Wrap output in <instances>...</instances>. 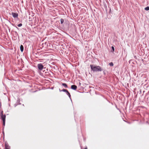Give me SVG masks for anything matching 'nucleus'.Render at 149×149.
I'll list each match as a JSON object with an SVG mask.
<instances>
[{
  "label": "nucleus",
  "mask_w": 149,
  "mask_h": 149,
  "mask_svg": "<svg viewBox=\"0 0 149 149\" xmlns=\"http://www.w3.org/2000/svg\"><path fill=\"white\" fill-rule=\"evenodd\" d=\"M10 147L9 146L8 144L7 143H5V149H10Z\"/></svg>",
  "instance_id": "5"
},
{
  "label": "nucleus",
  "mask_w": 149,
  "mask_h": 149,
  "mask_svg": "<svg viewBox=\"0 0 149 149\" xmlns=\"http://www.w3.org/2000/svg\"><path fill=\"white\" fill-rule=\"evenodd\" d=\"M103 74H104L105 75L106 74V73H105V70H104L103 71Z\"/></svg>",
  "instance_id": "17"
},
{
  "label": "nucleus",
  "mask_w": 149,
  "mask_h": 149,
  "mask_svg": "<svg viewBox=\"0 0 149 149\" xmlns=\"http://www.w3.org/2000/svg\"><path fill=\"white\" fill-rule=\"evenodd\" d=\"M145 10H149V7L147 6L145 8Z\"/></svg>",
  "instance_id": "12"
},
{
  "label": "nucleus",
  "mask_w": 149,
  "mask_h": 149,
  "mask_svg": "<svg viewBox=\"0 0 149 149\" xmlns=\"http://www.w3.org/2000/svg\"><path fill=\"white\" fill-rule=\"evenodd\" d=\"M49 3V2H47V3Z\"/></svg>",
  "instance_id": "25"
},
{
  "label": "nucleus",
  "mask_w": 149,
  "mask_h": 149,
  "mask_svg": "<svg viewBox=\"0 0 149 149\" xmlns=\"http://www.w3.org/2000/svg\"><path fill=\"white\" fill-rule=\"evenodd\" d=\"M77 88V86L75 85H72L71 87V88L74 90H76Z\"/></svg>",
  "instance_id": "6"
},
{
  "label": "nucleus",
  "mask_w": 149,
  "mask_h": 149,
  "mask_svg": "<svg viewBox=\"0 0 149 149\" xmlns=\"http://www.w3.org/2000/svg\"><path fill=\"white\" fill-rule=\"evenodd\" d=\"M90 66L91 71L93 72L101 71L102 70V68L99 65L95 66L94 65L91 64Z\"/></svg>",
  "instance_id": "1"
},
{
  "label": "nucleus",
  "mask_w": 149,
  "mask_h": 149,
  "mask_svg": "<svg viewBox=\"0 0 149 149\" xmlns=\"http://www.w3.org/2000/svg\"><path fill=\"white\" fill-rule=\"evenodd\" d=\"M37 66L38 69L40 70H42L43 68V66L41 63L38 64Z\"/></svg>",
  "instance_id": "3"
},
{
  "label": "nucleus",
  "mask_w": 149,
  "mask_h": 149,
  "mask_svg": "<svg viewBox=\"0 0 149 149\" xmlns=\"http://www.w3.org/2000/svg\"><path fill=\"white\" fill-rule=\"evenodd\" d=\"M79 84H80V85L81 84V83H79Z\"/></svg>",
  "instance_id": "24"
},
{
  "label": "nucleus",
  "mask_w": 149,
  "mask_h": 149,
  "mask_svg": "<svg viewBox=\"0 0 149 149\" xmlns=\"http://www.w3.org/2000/svg\"><path fill=\"white\" fill-rule=\"evenodd\" d=\"M111 49H112V50L113 51V52H114V48L112 46L111 47Z\"/></svg>",
  "instance_id": "15"
},
{
  "label": "nucleus",
  "mask_w": 149,
  "mask_h": 149,
  "mask_svg": "<svg viewBox=\"0 0 149 149\" xmlns=\"http://www.w3.org/2000/svg\"><path fill=\"white\" fill-rule=\"evenodd\" d=\"M22 26V24L21 23H20L17 25V26L19 27H21Z\"/></svg>",
  "instance_id": "14"
},
{
  "label": "nucleus",
  "mask_w": 149,
  "mask_h": 149,
  "mask_svg": "<svg viewBox=\"0 0 149 149\" xmlns=\"http://www.w3.org/2000/svg\"><path fill=\"white\" fill-rule=\"evenodd\" d=\"M66 94L69 97L70 99H71V95H70V93L69 92H68V93H66Z\"/></svg>",
  "instance_id": "10"
},
{
  "label": "nucleus",
  "mask_w": 149,
  "mask_h": 149,
  "mask_svg": "<svg viewBox=\"0 0 149 149\" xmlns=\"http://www.w3.org/2000/svg\"><path fill=\"white\" fill-rule=\"evenodd\" d=\"M84 149H87V148H85Z\"/></svg>",
  "instance_id": "23"
},
{
  "label": "nucleus",
  "mask_w": 149,
  "mask_h": 149,
  "mask_svg": "<svg viewBox=\"0 0 149 149\" xmlns=\"http://www.w3.org/2000/svg\"><path fill=\"white\" fill-rule=\"evenodd\" d=\"M22 3H23V1H22Z\"/></svg>",
  "instance_id": "22"
},
{
  "label": "nucleus",
  "mask_w": 149,
  "mask_h": 149,
  "mask_svg": "<svg viewBox=\"0 0 149 149\" xmlns=\"http://www.w3.org/2000/svg\"><path fill=\"white\" fill-rule=\"evenodd\" d=\"M11 15H12L13 17L15 18L17 17L18 16V14L17 13L12 12Z\"/></svg>",
  "instance_id": "4"
},
{
  "label": "nucleus",
  "mask_w": 149,
  "mask_h": 149,
  "mask_svg": "<svg viewBox=\"0 0 149 149\" xmlns=\"http://www.w3.org/2000/svg\"><path fill=\"white\" fill-rule=\"evenodd\" d=\"M62 85L65 88H68V86L67 84L65 83H63L62 84Z\"/></svg>",
  "instance_id": "8"
},
{
  "label": "nucleus",
  "mask_w": 149,
  "mask_h": 149,
  "mask_svg": "<svg viewBox=\"0 0 149 149\" xmlns=\"http://www.w3.org/2000/svg\"><path fill=\"white\" fill-rule=\"evenodd\" d=\"M3 125L4 126H5V121H3Z\"/></svg>",
  "instance_id": "16"
},
{
  "label": "nucleus",
  "mask_w": 149,
  "mask_h": 149,
  "mask_svg": "<svg viewBox=\"0 0 149 149\" xmlns=\"http://www.w3.org/2000/svg\"><path fill=\"white\" fill-rule=\"evenodd\" d=\"M109 65L111 66H113V63L112 62H111L109 63Z\"/></svg>",
  "instance_id": "13"
},
{
  "label": "nucleus",
  "mask_w": 149,
  "mask_h": 149,
  "mask_svg": "<svg viewBox=\"0 0 149 149\" xmlns=\"http://www.w3.org/2000/svg\"><path fill=\"white\" fill-rule=\"evenodd\" d=\"M49 1L50 2H51V1H49H49Z\"/></svg>",
  "instance_id": "19"
},
{
  "label": "nucleus",
  "mask_w": 149,
  "mask_h": 149,
  "mask_svg": "<svg viewBox=\"0 0 149 149\" xmlns=\"http://www.w3.org/2000/svg\"><path fill=\"white\" fill-rule=\"evenodd\" d=\"M20 50L21 52H22L24 50V47L23 46L21 45L20 46Z\"/></svg>",
  "instance_id": "7"
},
{
  "label": "nucleus",
  "mask_w": 149,
  "mask_h": 149,
  "mask_svg": "<svg viewBox=\"0 0 149 149\" xmlns=\"http://www.w3.org/2000/svg\"><path fill=\"white\" fill-rule=\"evenodd\" d=\"M62 91L63 92H66V93H68V90H67V89H63L62 90Z\"/></svg>",
  "instance_id": "9"
},
{
  "label": "nucleus",
  "mask_w": 149,
  "mask_h": 149,
  "mask_svg": "<svg viewBox=\"0 0 149 149\" xmlns=\"http://www.w3.org/2000/svg\"><path fill=\"white\" fill-rule=\"evenodd\" d=\"M15 33H17V32L15 31Z\"/></svg>",
  "instance_id": "21"
},
{
  "label": "nucleus",
  "mask_w": 149,
  "mask_h": 149,
  "mask_svg": "<svg viewBox=\"0 0 149 149\" xmlns=\"http://www.w3.org/2000/svg\"><path fill=\"white\" fill-rule=\"evenodd\" d=\"M3 111H2L0 113V116L2 121H5L6 116L5 115H3Z\"/></svg>",
  "instance_id": "2"
},
{
  "label": "nucleus",
  "mask_w": 149,
  "mask_h": 149,
  "mask_svg": "<svg viewBox=\"0 0 149 149\" xmlns=\"http://www.w3.org/2000/svg\"><path fill=\"white\" fill-rule=\"evenodd\" d=\"M60 21H61V24H62L63 23L64 21V19H63L61 18L60 19Z\"/></svg>",
  "instance_id": "11"
},
{
  "label": "nucleus",
  "mask_w": 149,
  "mask_h": 149,
  "mask_svg": "<svg viewBox=\"0 0 149 149\" xmlns=\"http://www.w3.org/2000/svg\"><path fill=\"white\" fill-rule=\"evenodd\" d=\"M49 72H51V71L50 70H49Z\"/></svg>",
  "instance_id": "26"
},
{
  "label": "nucleus",
  "mask_w": 149,
  "mask_h": 149,
  "mask_svg": "<svg viewBox=\"0 0 149 149\" xmlns=\"http://www.w3.org/2000/svg\"><path fill=\"white\" fill-rule=\"evenodd\" d=\"M59 91H60V92L62 91V90H61L60 89H59Z\"/></svg>",
  "instance_id": "18"
},
{
  "label": "nucleus",
  "mask_w": 149,
  "mask_h": 149,
  "mask_svg": "<svg viewBox=\"0 0 149 149\" xmlns=\"http://www.w3.org/2000/svg\"><path fill=\"white\" fill-rule=\"evenodd\" d=\"M16 28L17 29H19L17 27V26H16Z\"/></svg>",
  "instance_id": "20"
}]
</instances>
